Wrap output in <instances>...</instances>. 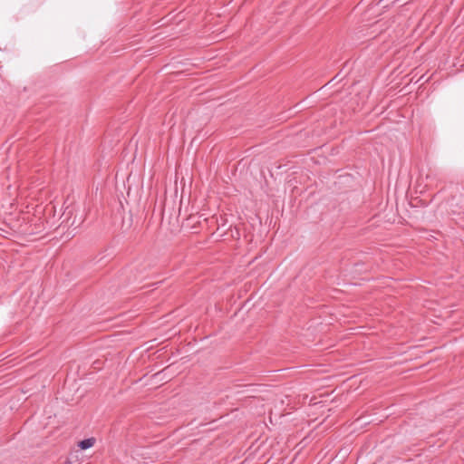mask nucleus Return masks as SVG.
<instances>
[{"label": "nucleus", "mask_w": 464, "mask_h": 464, "mask_svg": "<svg viewBox=\"0 0 464 464\" xmlns=\"http://www.w3.org/2000/svg\"><path fill=\"white\" fill-rule=\"evenodd\" d=\"M63 220L60 223V230L63 229L62 235H60V240L68 241L72 238L77 233L76 225L77 218L74 214L73 207H66L63 213L60 216V219Z\"/></svg>", "instance_id": "1"}, {"label": "nucleus", "mask_w": 464, "mask_h": 464, "mask_svg": "<svg viewBox=\"0 0 464 464\" xmlns=\"http://www.w3.org/2000/svg\"><path fill=\"white\" fill-rule=\"evenodd\" d=\"M95 439L94 438H88V439H85V440H81L79 443H78V447L81 449V450H87V449H90L92 448L94 443H95Z\"/></svg>", "instance_id": "2"}, {"label": "nucleus", "mask_w": 464, "mask_h": 464, "mask_svg": "<svg viewBox=\"0 0 464 464\" xmlns=\"http://www.w3.org/2000/svg\"><path fill=\"white\" fill-rule=\"evenodd\" d=\"M78 452H72L66 459V464H80Z\"/></svg>", "instance_id": "3"}]
</instances>
